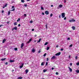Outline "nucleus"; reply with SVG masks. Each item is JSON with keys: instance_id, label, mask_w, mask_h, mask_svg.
Here are the masks:
<instances>
[{"instance_id": "obj_1", "label": "nucleus", "mask_w": 79, "mask_h": 79, "mask_svg": "<svg viewBox=\"0 0 79 79\" xmlns=\"http://www.w3.org/2000/svg\"><path fill=\"white\" fill-rule=\"evenodd\" d=\"M61 17L62 18H64L65 17V13H64L61 14Z\"/></svg>"}, {"instance_id": "obj_2", "label": "nucleus", "mask_w": 79, "mask_h": 79, "mask_svg": "<svg viewBox=\"0 0 79 79\" xmlns=\"http://www.w3.org/2000/svg\"><path fill=\"white\" fill-rule=\"evenodd\" d=\"M76 20L73 19H72L71 20L69 21V22H75Z\"/></svg>"}, {"instance_id": "obj_3", "label": "nucleus", "mask_w": 79, "mask_h": 79, "mask_svg": "<svg viewBox=\"0 0 79 79\" xmlns=\"http://www.w3.org/2000/svg\"><path fill=\"white\" fill-rule=\"evenodd\" d=\"M61 55V52L57 53L55 55L56 56H59V55Z\"/></svg>"}, {"instance_id": "obj_4", "label": "nucleus", "mask_w": 79, "mask_h": 79, "mask_svg": "<svg viewBox=\"0 0 79 79\" xmlns=\"http://www.w3.org/2000/svg\"><path fill=\"white\" fill-rule=\"evenodd\" d=\"M24 43H22L21 46V48H23V47H24Z\"/></svg>"}, {"instance_id": "obj_5", "label": "nucleus", "mask_w": 79, "mask_h": 79, "mask_svg": "<svg viewBox=\"0 0 79 79\" xmlns=\"http://www.w3.org/2000/svg\"><path fill=\"white\" fill-rule=\"evenodd\" d=\"M56 58V56H52L51 58V60H54Z\"/></svg>"}, {"instance_id": "obj_6", "label": "nucleus", "mask_w": 79, "mask_h": 79, "mask_svg": "<svg viewBox=\"0 0 79 79\" xmlns=\"http://www.w3.org/2000/svg\"><path fill=\"white\" fill-rule=\"evenodd\" d=\"M14 8H15V6H12V10L11 11H15V9Z\"/></svg>"}, {"instance_id": "obj_7", "label": "nucleus", "mask_w": 79, "mask_h": 79, "mask_svg": "<svg viewBox=\"0 0 79 79\" xmlns=\"http://www.w3.org/2000/svg\"><path fill=\"white\" fill-rule=\"evenodd\" d=\"M45 14L47 15H48V14H49V12H48V11L46 10L45 11Z\"/></svg>"}, {"instance_id": "obj_8", "label": "nucleus", "mask_w": 79, "mask_h": 79, "mask_svg": "<svg viewBox=\"0 0 79 79\" xmlns=\"http://www.w3.org/2000/svg\"><path fill=\"white\" fill-rule=\"evenodd\" d=\"M35 51V50L34 49V48H33L31 50L32 52H33V53H34Z\"/></svg>"}, {"instance_id": "obj_9", "label": "nucleus", "mask_w": 79, "mask_h": 79, "mask_svg": "<svg viewBox=\"0 0 79 79\" xmlns=\"http://www.w3.org/2000/svg\"><path fill=\"white\" fill-rule=\"evenodd\" d=\"M6 40L5 39H4L3 40L2 43L3 44L4 43H5L6 41Z\"/></svg>"}, {"instance_id": "obj_10", "label": "nucleus", "mask_w": 79, "mask_h": 79, "mask_svg": "<svg viewBox=\"0 0 79 79\" xmlns=\"http://www.w3.org/2000/svg\"><path fill=\"white\" fill-rule=\"evenodd\" d=\"M14 30H18V28L16 26L14 28Z\"/></svg>"}, {"instance_id": "obj_11", "label": "nucleus", "mask_w": 79, "mask_h": 79, "mask_svg": "<svg viewBox=\"0 0 79 79\" xmlns=\"http://www.w3.org/2000/svg\"><path fill=\"white\" fill-rule=\"evenodd\" d=\"M24 65V64L23 63H22V65L20 66V68H23V65Z\"/></svg>"}, {"instance_id": "obj_12", "label": "nucleus", "mask_w": 79, "mask_h": 79, "mask_svg": "<svg viewBox=\"0 0 79 79\" xmlns=\"http://www.w3.org/2000/svg\"><path fill=\"white\" fill-rule=\"evenodd\" d=\"M62 7H63V5L62 4H60L59 5V8H61Z\"/></svg>"}, {"instance_id": "obj_13", "label": "nucleus", "mask_w": 79, "mask_h": 79, "mask_svg": "<svg viewBox=\"0 0 79 79\" xmlns=\"http://www.w3.org/2000/svg\"><path fill=\"white\" fill-rule=\"evenodd\" d=\"M25 72H26V74H27L28 73V72H29V70L28 69H26L25 70Z\"/></svg>"}, {"instance_id": "obj_14", "label": "nucleus", "mask_w": 79, "mask_h": 79, "mask_svg": "<svg viewBox=\"0 0 79 79\" xmlns=\"http://www.w3.org/2000/svg\"><path fill=\"white\" fill-rule=\"evenodd\" d=\"M72 28L73 30H75L76 29V27L74 26L72 27Z\"/></svg>"}, {"instance_id": "obj_15", "label": "nucleus", "mask_w": 79, "mask_h": 79, "mask_svg": "<svg viewBox=\"0 0 79 79\" xmlns=\"http://www.w3.org/2000/svg\"><path fill=\"white\" fill-rule=\"evenodd\" d=\"M10 63H13V62H15V60H10Z\"/></svg>"}, {"instance_id": "obj_16", "label": "nucleus", "mask_w": 79, "mask_h": 79, "mask_svg": "<svg viewBox=\"0 0 79 79\" xmlns=\"http://www.w3.org/2000/svg\"><path fill=\"white\" fill-rule=\"evenodd\" d=\"M68 68H69V71H70V72H71L72 71V69H71V68H70V67H68Z\"/></svg>"}, {"instance_id": "obj_17", "label": "nucleus", "mask_w": 79, "mask_h": 79, "mask_svg": "<svg viewBox=\"0 0 79 79\" xmlns=\"http://www.w3.org/2000/svg\"><path fill=\"white\" fill-rule=\"evenodd\" d=\"M41 41V38H40L39 39L38 41H37V43H39L40 42V41Z\"/></svg>"}, {"instance_id": "obj_18", "label": "nucleus", "mask_w": 79, "mask_h": 79, "mask_svg": "<svg viewBox=\"0 0 79 79\" xmlns=\"http://www.w3.org/2000/svg\"><path fill=\"white\" fill-rule=\"evenodd\" d=\"M6 58H4V59H2L1 60L2 61H4V60H6Z\"/></svg>"}, {"instance_id": "obj_19", "label": "nucleus", "mask_w": 79, "mask_h": 79, "mask_svg": "<svg viewBox=\"0 0 79 79\" xmlns=\"http://www.w3.org/2000/svg\"><path fill=\"white\" fill-rule=\"evenodd\" d=\"M44 62H42L41 64V66H44Z\"/></svg>"}, {"instance_id": "obj_20", "label": "nucleus", "mask_w": 79, "mask_h": 79, "mask_svg": "<svg viewBox=\"0 0 79 79\" xmlns=\"http://www.w3.org/2000/svg\"><path fill=\"white\" fill-rule=\"evenodd\" d=\"M14 26H16V25H17V23H16V22L14 23Z\"/></svg>"}, {"instance_id": "obj_21", "label": "nucleus", "mask_w": 79, "mask_h": 79, "mask_svg": "<svg viewBox=\"0 0 79 79\" xmlns=\"http://www.w3.org/2000/svg\"><path fill=\"white\" fill-rule=\"evenodd\" d=\"M18 79H23V77H20L18 78Z\"/></svg>"}, {"instance_id": "obj_22", "label": "nucleus", "mask_w": 79, "mask_h": 79, "mask_svg": "<svg viewBox=\"0 0 79 79\" xmlns=\"http://www.w3.org/2000/svg\"><path fill=\"white\" fill-rule=\"evenodd\" d=\"M49 49H50V47H47L46 49L47 50H48Z\"/></svg>"}, {"instance_id": "obj_23", "label": "nucleus", "mask_w": 79, "mask_h": 79, "mask_svg": "<svg viewBox=\"0 0 79 79\" xmlns=\"http://www.w3.org/2000/svg\"><path fill=\"white\" fill-rule=\"evenodd\" d=\"M48 43L46 42L45 43V44H44V45H47L48 44Z\"/></svg>"}, {"instance_id": "obj_24", "label": "nucleus", "mask_w": 79, "mask_h": 79, "mask_svg": "<svg viewBox=\"0 0 79 79\" xmlns=\"http://www.w3.org/2000/svg\"><path fill=\"white\" fill-rule=\"evenodd\" d=\"M15 50V51H17V50H18V48H15L14 49Z\"/></svg>"}, {"instance_id": "obj_25", "label": "nucleus", "mask_w": 79, "mask_h": 79, "mask_svg": "<svg viewBox=\"0 0 79 79\" xmlns=\"http://www.w3.org/2000/svg\"><path fill=\"white\" fill-rule=\"evenodd\" d=\"M47 55V53H45L44 55V56H45Z\"/></svg>"}, {"instance_id": "obj_26", "label": "nucleus", "mask_w": 79, "mask_h": 79, "mask_svg": "<svg viewBox=\"0 0 79 79\" xmlns=\"http://www.w3.org/2000/svg\"><path fill=\"white\" fill-rule=\"evenodd\" d=\"M76 72L77 73H79V70H76Z\"/></svg>"}, {"instance_id": "obj_27", "label": "nucleus", "mask_w": 79, "mask_h": 79, "mask_svg": "<svg viewBox=\"0 0 79 79\" xmlns=\"http://www.w3.org/2000/svg\"><path fill=\"white\" fill-rule=\"evenodd\" d=\"M41 10H44V8L43 7H41Z\"/></svg>"}, {"instance_id": "obj_28", "label": "nucleus", "mask_w": 79, "mask_h": 79, "mask_svg": "<svg viewBox=\"0 0 79 79\" xmlns=\"http://www.w3.org/2000/svg\"><path fill=\"white\" fill-rule=\"evenodd\" d=\"M7 5H8V4L6 3L5 5L4 6V7H6L7 6Z\"/></svg>"}, {"instance_id": "obj_29", "label": "nucleus", "mask_w": 79, "mask_h": 79, "mask_svg": "<svg viewBox=\"0 0 79 79\" xmlns=\"http://www.w3.org/2000/svg\"><path fill=\"white\" fill-rule=\"evenodd\" d=\"M21 2H22V3H24V0H21Z\"/></svg>"}, {"instance_id": "obj_30", "label": "nucleus", "mask_w": 79, "mask_h": 79, "mask_svg": "<svg viewBox=\"0 0 79 79\" xmlns=\"http://www.w3.org/2000/svg\"><path fill=\"white\" fill-rule=\"evenodd\" d=\"M46 71H47V70L45 69H44L43 70L44 73H45V72H46Z\"/></svg>"}, {"instance_id": "obj_31", "label": "nucleus", "mask_w": 79, "mask_h": 79, "mask_svg": "<svg viewBox=\"0 0 79 79\" xmlns=\"http://www.w3.org/2000/svg\"><path fill=\"white\" fill-rule=\"evenodd\" d=\"M10 11H9L8 12V15H10Z\"/></svg>"}, {"instance_id": "obj_32", "label": "nucleus", "mask_w": 79, "mask_h": 79, "mask_svg": "<svg viewBox=\"0 0 79 79\" xmlns=\"http://www.w3.org/2000/svg\"><path fill=\"white\" fill-rule=\"evenodd\" d=\"M77 66H79V62H78V63H77Z\"/></svg>"}, {"instance_id": "obj_33", "label": "nucleus", "mask_w": 79, "mask_h": 79, "mask_svg": "<svg viewBox=\"0 0 79 79\" xmlns=\"http://www.w3.org/2000/svg\"><path fill=\"white\" fill-rule=\"evenodd\" d=\"M27 6V4H25L24 5V6H26V7Z\"/></svg>"}, {"instance_id": "obj_34", "label": "nucleus", "mask_w": 79, "mask_h": 79, "mask_svg": "<svg viewBox=\"0 0 79 79\" xmlns=\"http://www.w3.org/2000/svg\"><path fill=\"white\" fill-rule=\"evenodd\" d=\"M52 16H53V14H51V15H50V17H52Z\"/></svg>"}, {"instance_id": "obj_35", "label": "nucleus", "mask_w": 79, "mask_h": 79, "mask_svg": "<svg viewBox=\"0 0 79 79\" xmlns=\"http://www.w3.org/2000/svg\"><path fill=\"white\" fill-rule=\"evenodd\" d=\"M47 61H48V58H47L46 59Z\"/></svg>"}, {"instance_id": "obj_36", "label": "nucleus", "mask_w": 79, "mask_h": 79, "mask_svg": "<svg viewBox=\"0 0 79 79\" xmlns=\"http://www.w3.org/2000/svg\"><path fill=\"white\" fill-rule=\"evenodd\" d=\"M24 16H25V17H26V16H27V15H26V14H24Z\"/></svg>"}, {"instance_id": "obj_37", "label": "nucleus", "mask_w": 79, "mask_h": 79, "mask_svg": "<svg viewBox=\"0 0 79 79\" xmlns=\"http://www.w3.org/2000/svg\"><path fill=\"white\" fill-rule=\"evenodd\" d=\"M31 40H32V38H31V39H29V42H31Z\"/></svg>"}, {"instance_id": "obj_38", "label": "nucleus", "mask_w": 79, "mask_h": 79, "mask_svg": "<svg viewBox=\"0 0 79 79\" xmlns=\"http://www.w3.org/2000/svg\"><path fill=\"white\" fill-rule=\"evenodd\" d=\"M46 66H47V65H48V62H46Z\"/></svg>"}, {"instance_id": "obj_39", "label": "nucleus", "mask_w": 79, "mask_h": 79, "mask_svg": "<svg viewBox=\"0 0 79 79\" xmlns=\"http://www.w3.org/2000/svg\"><path fill=\"white\" fill-rule=\"evenodd\" d=\"M10 21H8V22H6V23H7V24H9V23H10Z\"/></svg>"}, {"instance_id": "obj_40", "label": "nucleus", "mask_w": 79, "mask_h": 79, "mask_svg": "<svg viewBox=\"0 0 79 79\" xmlns=\"http://www.w3.org/2000/svg\"><path fill=\"white\" fill-rule=\"evenodd\" d=\"M40 52H41V51H40V50H39V51H38V53H40Z\"/></svg>"}, {"instance_id": "obj_41", "label": "nucleus", "mask_w": 79, "mask_h": 79, "mask_svg": "<svg viewBox=\"0 0 79 79\" xmlns=\"http://www.w3.org/2000/svg\"><path fill=\"white\" fill-rule=\"evenodd\" d=\"M20 21V19H18L17 20V22H18V21Z\"/></svg>"}, {"instance_id": "obj_42", "label": "nucleus", "mask_w": 79, "mask_h": 79, "mask_svg": "<svg viewBox=\"0 0 79 79\" xmlns=\"http://www.w3.org/2000/svg\"><path fill=\"white\" fill-rule=\"evenodd\" d=\"M5 64H6V65H7V64H8V62H6L5 63Z\"/></svg>"}, {"instance_id": "obj_43", "label": "nucleus", "mask_w": 79, "mask_h": 79, "mask_svg": "<svg viewBox=\"0 0 79 79\" xmlns=\"http://www.w3.org/2000/svg\"><path fill=\"white\" fill-rule=\"evenodd\" d=\"M56 75H58V73L56 72Z\"/></svg>"}, {"instance_id": "obj_44", "label": "nucleus", "mask_w": 79, "mask_h": 79, "mask_svg": "<svg viewBox=\"0 0 79 79\" xmlns=\"http://www.w3.org/2000/svg\"><path fill=\"white\" fill-rule=\"evenodd\" d=\"M72 46H73V45L72 44H71L70 46L69 47H72Z\"/></svg>"}, {"instance_id": "obj_45", "label": "nucleus", "mask_w": 79, "mask_h": 79, "mask_svg": "<svg viewBox=\"0 0 79 79\" xmlns=\"http://www.w3.org/2000/svg\"><path fill=\"white\" fill-rule=\"evenodd\" d=\"M75 59H76V60H77V56H76L75 57Z\"/></svg>"}, {"instance_id": "obj_46", "label": "nucleus", "mask_w": 79, "mask_h": 79, "mask_svg": "<svg viewBox=\"0 0 79 79\" xmlns=\"http://www.w3.org/2000/svg\"><path fill=\"white\" fill-rule=\"evenodd\" d=\"M72 64H72V63H71L70 64V65L71 66H72Z\"/></svg>"}, {"instance_id": "obj_47", "label": "nucleus", "mask_w": 79, "mask_h": 79, "mask_svg": "<svg viewBox=\"0 0 79 79\" xmlns=\"http://www.w3.org/2000/svg\"><path fill=\"white\" fill-rule=\"evenodd\" d=\"M46 29H47V28H48V27H47V25H46Z\"/></svg>"}, {"instance_id": "obj_48", "label": "nucleus", "mask_w": 79, "mask_h": 79, "mask_svg": "<svg viewBox=\"0 0 79 79\" xmlns=\"http://www.w3.org/2000/svg\"><path fill=\"white\" fill-rule=\"evenodd\" d=\"M3 25H0V27H1L2 26H3Z\"/></svg>"}, {"instance_id": "obj_49", "label": "nucleus", "mask_w": 79, "mask_h": 79, "mask_svg": "<svg viewBox=\"0 0 79 79\" xmlns=\"http://www.w3.org/2000/svg\"><path fill=\"white\" fill-rule=\"evenodd\" d=\"M64 20H66V17H64Z\"/></svg>"}, {"instance_id": "obj_50", "label": "nucleus", "mask_w": 79, "mask_h": 79, "mask_svg": "<svg viewBox=\"0 0 79 79\" xmlns=\"http://www.w3.org/2000/svg\"><path fill=\"white\" fill-rule=\"evenodd\" d=\"M63 48H61V49H60V50H61V51H63Z\"/></svg>"}, {"instance_id": "obj_51", "label": "nucleus", "mask_w": 79, "mask_h": 79, "mask_svg": "<svg viewBox=\"0 0 79 79\" xmlns=\"http://www.w3.org/2000/svg\"><path fill=\"white\" fill-rule=\"evenodd\" d=\"M42 15H45V14H44V13L42 12Z\"/></svg>"}, {"instance_id": "obj_52", "label": "nucleus", "mask_w": 79, "mask_h": 79, "mask_svg": "<svg viewBox=\"0 0 79 79\" xmlns=\"http://www.w3.org/2000/svg\"><path fill=\"white\" fill-rule=\"evenodd\" d=\"M14 30H15V29H14V28H12V31H14Z\"/></svg>"}, {"instance_id": "obj_53", "label": "nucleus", "mask_w": 79, "mask_h": 79, "mask_svg": "<svg viewBox=\"0 0 79 79\" xmlns=\"http://www.w3.org/2000/svg\"><path fill=\"white\" fill-rule=\"evenodd\" d=\"M18 26L19 27L20 26H21V25H20V24H19L18 25Z\"/></svg>"}, {"instance_id": "obj_54", "label": "nucleus", "mask_w": 79, "mask_h": 79, "mask_svg": "<svg viewBox=\"0 0 79 79\" xmlns=\"http://www.w3.org/2000/svg\"><path fill=\"white\" fill-rule=\"evenodd\" d=\"M69 58H71V56L69 55Z\"/></svg>"}, {"instance_id": "obj_55", "label": "nucleus", "mask_w": 79, "mask_h": 79, "mask_svg": "<svg viewBox=\"0 0 79 79\" xmlns=\"http://www.w3.org/2000/svg\"><path fill=\"white\" fill-rule=\"evenodd\" d=\"M67 40H70V38H68L67 39Z\"/></svg>"}, {"instance_id": "obj_56", "label": "nucleus", "mask_w": 79, "mask_h": 79, "mask_svg": "<svg viewBox=\"0 0 79 79\" xmlns=\"http://www.w3.org/2000/svg\"><path fill=\"white\" fill-rule=\"evenodd\" d=\"M51 69H52V70H53L54 69V68H51Z\"/></svg>"}, {"instance_id": "obj_57", "label": "nucleus", "mask_w": 79, "mask_h": 79, "mask_svg": "<svg viewBox=\"0 0 79 79\" xmlns=\"http://www.w3.org/2000/svg\"><path fill=\"white\" fill-rule=\"evenodd\" d=\"M59 18H61V15H60L59 16Z\"/></svg>"}, {"instance_id": "obj_58", "label": "nucleus", "mask_w": 79, "mask_h": 79, "mask_svg": "<svg viewBox=\"0 0 79 79\" xmlns=\"http://www.w3.org/2000/svg\"><path fill=\"white\" fill-rule=\"evenodd\" d=\"M66 0H64V3H66Z\"/></svg>"}, {"instance_id": "obj_59", "label": "nucleus", "mask_w": 79, "mask_h": 79, "mask_svg": "<svg viewBox=\"0 0 79 79\" xmlns=\"http://www.w3.org/2000/svg\"><path fill=\"white\" fill-rule=\"evenodd\" d=\"M2 13H4V11L3 10H2Z\"/></svg>"}, {"instance_id": "obj_60", "label": "nucleus", "mask_w": 79, "mask_h": 79, "mask_svg": "<svg viewBox=\"0 0 79 79\" xmlns=\"http://www.w3.org/2000/svg\"><path fill=\"white\" fill-rule=\"evenodd\" d=\"M58 45H57L56 46V48H58Z\"/></svg>"}, {"instance_id": "obj_61", "label": "nucleus", "mask_w": 79, "mask_h": 79, "mask_svg": "<svg viewBox=\"0 0 79 79\" xmlns=\"http://www.w3.org/2000/svg\"><path fill=\"white\" fill-rule=\"evenodd\" d=\"M34 37H37V35H35Z\"/></svg>"}, {"instance_id": "obj_62", "label": "nucleus", "mask_w": 79, "mask_h": 79, "mask_svg": "<svg viewBox=\"0 0 79 79\" xmlns=\"http://www.w3.org/2000/svg\"><path fill=\"white\" fill-rule=\"evenodd\" d=\"M51 7H53V5H51Z\"/></svg>"}, {"instance_id": "obj_63", "label": "nucleus", "mask_w": 79, "mask_h": 79, "mask_svg": "<svg viewBox=\"0 0 79 79\" xmlns=\"http://www.w3.org/2000/svg\"><path fill=\"white\" fill-rule=\"evenodd\" d=\"M32 31H34V29H32Z\"/></svg>"}, {"instance_id": "obj_64", "label": "nucleus", "mask_w": 79, "mask_h": 79, "mask_svg": "<svg viewBox=\"0 0 79 79\" xmlns=\"http://www.w3.org/2000/svg\"><path fill=\"white\" fill-rule=\"evenodd\" d=\"M5 6H3V7H2V8H5Z\"/></svg>"}]
</instances>
